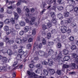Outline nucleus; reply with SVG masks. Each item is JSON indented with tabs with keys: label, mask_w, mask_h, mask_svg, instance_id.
I'll list each match as a JSON object with an SVG mask.
<instances>
[{
	"label": "nucleus",
	"mask_w": 78,
	"mask_h": 78,
	"mask_svg": "<svg viewBox=\"0 0 78 78\" xmlns=\"http://www.w3.org/2000/svg\"><path fill=\"white\" fill-rule=\"evenodd\" d=\"M27 74L28 75V78H39V76L35 74L34 73H31L30 71H27Z\"/></svg>",
	"instance_id": "f257e3e1"
},
{
	"label": "nucleus",
	"mask_w": 78,
	"mask_h": 78,
	"mask_svg": "<svg viewBox=\"0 0 78 78\" xmlns=\"http://www.w3.org/2000/svg\"><path fill=\"white\" fill-rule=\"evenodd\" d=\"M51 16L53 18L51 20L52 22L54 23H56L57 19L56 18V16H55V12H51Z\"/></svg>",
	"instance_id": "f03ea898"
},
{
	"label": "nucleus",
	"mask_w": 78,
	"mask_h": 78,
	"mask_svg": "<svg viewBox=\"0 0 78 78\" xmlns=\"http://www.w3.org/2000/svg\"><path fill=\"white\" fill-rule=\"evenodd\" d=\"M56 62L58 61V64L59 65H62L63 64V61L62 60V58H56L55 60Z\"/></svg>",
	"instance_id": "7ed1b4c3"
},
{
	"label": "nucleus",
	"mask_w": 78,
	"mask_h": 78,
	"mask_svg": "<svg viewBox=\"0 0 78 78\" xmlns=\"http://www.w3.org/2000/svg\"><path fill=\"white\" fill-rule=\"evenodd\" d=\"M67 27L64 26H62L61 28V30L62 33H66L67 31Z\"/></svg>",
	"instance_id": "20e7f679"
},
{
	"label": "nucleus",
	"mask_w": 78,
	"mask_h": 78,
	"mask_svg": "<svg viewBox=\"0 0 78 78\" xmlns=\"http://www.w3.org/2000/svg\"><path fill=\"white\" fill-rule=\"evenodd\" d=\"M5 42H6V43H9L10 44H13L14 42L13 40H9V38L8 37L5 38Z\"/></svg>",
	"instance_id": "39448f33"
},
{
	"label": "nucleus",
	"mask_w": 78,
	"mask_h": 78,
	"mask_svg": "<svg viewBox=\"0 0 78 78\" xmlns=\"http://www.w3.org/2000/svg\"><path fill=\"white\" fill-rule=\"evenodd\" d=\"M36 19V18L35 17H33L31 20H30V22L29 24L30 25H34V23H35V20Z\"/></svg>",
	"instance_id": "423d86ee"
},
{
	"label": "nucleus",
	"mask_w": 78,
	"mask_h": 78,
	"mask_svg": "<svg viewBox=\"0 0 78 78\" xmlns=\"http://www.w3.org/2000/svg\"><path fill=\"white\" fill-rule=\"evenodd\" d=\"M23 9L24 11H27V12H26V15H28V16H29V13H28V12H30V10H29V9H28V8H27V7L24 6L23 8Z\"/></svg>",
	"instance_id": "0eeeda50"
},
{
	"label": "nucleus",
	"mask_w": 78,
	"mask_h": 78,
	"mask_svg": "<svg viewBox=\"0 0 78 78\" xmlns=\"http://www.w3.org/2000/svg\"><path fill=\"white\" fill-rule=\"evenodd\" d=\"M48 65L49 66H52L53 65V62L51 58H49L48 59Z\"/></svg>",
	"instance_id": "6e6552de"
},
{
	"label": "nucleus",
	"mask_w": 78,
	"mask_h": 78,
	"mask_svg": "<svg viewBox=\"0 0 78 78\" xmlns=\"http://www.w3.org/2000/svg\"><path fill=\"white\" fill-rule=\"evenodd\" d=\"M6 32V33L7 34H9L10 33H11V34H14V31L10 29H8Z\"/></svg>",
	"instance_id": "1a4fd4ad"
},
{
	"label": "nucleus",
	"mask_w": 78,
	"mask_h": 78,
	"mask_svg": "<svg viewBox=\"0 0 78 78\" xmlns=\"http://www.w3.org/2000/svg\"><path fill=\"white\" fill-rule=\"evenodd\" d=\"M73 57L75 59L76 61H78V55L75 53H73L72 54Z\"/></svg>",
	"instance_id": "9d476101"
},
{
	"label": "nucleus",
	"mask_w": 78,
	"mask_h": 78,
	"mask_svg": "<svg viewBox=\"0 0 78 78\" xmlns=\"http://www.w3.org/2000/svg\"><path fill=\"white\" fill-rule=\"evenodd\" d=\"M39 55H40V56H44L45 55V53L44 51L40 50L39 51Z\"/></svg>",
	"instance_id": "9b49d317"
},
{
	"label": "nucleus",
	"mask_w": 78,
	"mask_h": 78,
	"mask_svg": "<svg viewBox=\"0 0 78 78\" xmlns=\"http://www.w3.org/2000/svg\"><path fill=\"white\" fill-rule=\"evenodd\" d=\"M18 51L19 53V55H21V56H22V55H23L24 54V51H23V49H19L18 50Z\"/></svg>",
	"instance_id": "f8f14e48"
},
{
	"label": "nucleus",
	"mask_w": 78,
	"mask_h": 78,
	"mask_svg": "<svg viewBox=\"0 0 78 78\" xmlns=\"http://www.w3.org/2000/svg\"><path fill=\"white\" fill-rule=\"evenodd\" d=\"M49 73L50 75H53L55 73V70L53 69H50L49 70Z\"/></svg>",
	"instance_id": "ddd939ff"
},
{
	"label": "nucleus",
	"mask_w": 78,
	"mask_h": 78,
	"mask_svg": "<svg viewBox=\"0 0 78 78\" xmlns=\"http://www.w3.org/2000/svg\"><path fill=\"white\" fill-rule=\"evenodd\" d=\"M54 41L55 43H58V42H61V38L59 37H57L55 40Z\"/></svg>",
	"instance_id": "4468645a"
},
{
	"label": "nucleus",
	"mask_w": 78,
	"mask_h": 78,
	"mask_svg": "<svg viewBox=\"0 0 78 78\" xmlns=\"http://www.w3.org/2000/svg\"><path fill=\"white\" fill-rule=\"evenodd\" d=\"M21 3H27V2L25 1H22V0H20L18 2L17 4V6H19V5H20V4H21Z\"/></svg>",
	"instance_id": "2eb2a0df"
},
{
	"label": "nucleus",
	"mask_w": 78,
	"mask_h": 78,
	"mask_svg": "<svg viewBox=\"0 0 78 78\" xmlns=\"http://www.w3.org/2000/svg\"><path fill=\"white\" fill-rule=\"evenodd\" d=\"M15 41L18 44H21V43H22V40L20 39L16 38Z\"/></svg>",
	"instance_id": "dca6fc26"
},
{
	"label": "nucleus",
	"mask_w": 78,
	"mask_h": 78,
	"mask_svg": "<svg viewBox=\"0 0 78 78\" xmlns=\"http://www.w3.org/2000/svg\"><path fill=\"white\" fill-rule=\"evenodd\" d=\"M54 52L53 50L51 49H49L48 52V54L49 55H53Z\"/></svg>",
	"instance_id": "f3484780"
},
{
	"label": "nucleus",
	"mask_w": 78,
	"mask_h": 78,
	"mask_svg": "<svg viewBox=\"0 0 78 78\" xmlns=\"http://www.w3.org/2000/svg\"><path fill=\"white\" fill-rule=\"evenodd\" d=\"M43 74L45 76H47L48 74V71L47 70L44 69L43 70Z\"/></svg>",
	"instance_id": "a211bd4d"
},
{
	"label": "nucleus",
	"mask_w": 78,
	"mask_h": 78,
	"mask_svg": "<svg viewBox=\"0 0 78 78\" xmlns=\"http://www.w3.org/2000/svg\"><path fill=\"white\" fill-rule=\"evenodd\" d=\"M69 66H70L68 65L63 64L62 66V68L63 69H67V68H69Z\"/></svg>",
	"instance_id": "6ab92c4d"
},
{
	"label": "nucleus",
	"mask_w": 78,
	"mask_h": 78,
	"mask_svg": "<svg viewBox=\"0 0 78 78\" xmlns=\"http://www.w3.org/2000/svg\"><path fill=\"white\" fill-rule=\"evenodd\" d=\"M69 51L67 49H64L63 51V53L64 55H68L69 54Z\"/></svg>",
	"instance_id": "aec40b11"
},
{
	"label": "nucleus",
	"mask_w": 78,
	"mask_h": 78,
	"mask_svg": "<svg viewBox=\"0 0 78 78\" xmlns=\"http://www.w3.org/2000/svg\"><path fill=\"white\" fill-rule=\"evenodd\" d=\"M4 22L5 24H8L10 23V19H6L4 21Z\"/></svg>",
	"instance_id": "412c9836"
},
{
	"label": "nucleus",
	"mask_w": 78,
	"mask_h": 78,
	"mask_svg": "<svg viewBox=\"0 0 78 78\" xmlns=\"http://www.w3.org/2000/svg\"><path fill=\"white\" fill-rule=\"evenodd\" d=\"M56 3V0H54V1L53 2H51V0H48L47 2V3L48 5H51V4H52V3Z\"/></svg>",
	"instance_id": "4be33fe9"
},
{
	"label": "nucleus",
	"mask_w": 78,
	"mask_h": 78,
	"mask_svg": "<svg viewBox=\"0 0 78 78\" xmlns=\"http://www.w3.org/2000/svg\"><path fill=\"white\" fill-rule=\"evenodd\" d=\"M7 53L9 56H11L12 55V51L10 49H9L7 50Z\"/></svg>",
	"instance_id": "5701e85b"
},
{
	"label": "nucleus",
	"mask_w": 78,
	"mask_h": 78,
	"mask_svg": "<svg viewBox=\"0 0 78 78\" xmlns=\"http://www.w3.org/2000/svg\"><path fill=\"white\" fill-rule=\"evenodd\" d=\"M66 23H71L72 22V20L71 18H69L68 20H66Z\"/></svg>",
	"instance_id": "b1692460"
},
{
	"label": "nucleus",
	"mask_w": 78,
	"mask_h": 78,
	"mask_svg": "<svg viewBox=\"0 0 78 78\" xmlns=\"http://www.w3.org/2000/svg\"><path fill=\"white\" fill-rule=\"evenodd\" d=\"M16 59L17 60H20V61H22V55L19 54H18L17 57H16Z\"/></svg>",
	"instance_id": "393cba45"
},
{
	"label": "nucleus",
	"mask_w": 78,
	"mask_h": 78,
	"mask_svg": "<svg viewBox=\"0 0 78 78\" xmlns=\"http://www.w3.org/2000/svg\"><path fill=\"white\" fill-rule=\"evenodd\" d=\"M14 14L15 19H16V20H17L19 17V15H18V14H17V13L16 12H14Z\"/></svg>",
	"instance_id": "a878e982"
},
{
	"label": "nucleus",
	"mask_w": 78,
	"mask_h": 78,
	"mask_svg": "<svg viewBox=\"0 0 78 78\" xmlns=\"http://www.w3.org/2000/svg\"><path fill=\"white\" fill-rule=\"evenodd\" d=\"M20 25H21V26L24 27L25 26V23L24 22V21H22L20 22Z\"/></svg>",
	"instance_id": "bb28decb"
},
{
	"label": "nucleus",
	"mask_w": 78,
	"mask_h": 78,
	"mask_svg": "<svg viewBox=\"0 0 78 78\" xmlns=\"http://www.w3.org/2000/svg\"><path fill=\"white\" fill-rule=\"evenodd\" d=\"M57 17L58 18H59V19H61V20L62 19L63 17H62V15L61 14H59L57 15Z\"/></svg>",
	"instance_id": "cd10ccee"
},
{
	"label": "nucleus",
	"mask_w": 78,
	"mask_h": 78,
	"mask_svg": "<svg viewBox=\"0 0 78 78\" xmlns=\"http://www.w3.org/2000/svg\"><path fill=\"white\" fill-rule=\"evenodd\" d=\"M69 14L70 13L69 12H67L64 13V16L66 17H69Z\"/></svg>",
	"instance_id": "c85d7f7f"
},
{
	"label": "nucleus",
	"mask_w": 78,
	"mask_h": 78,
	"mask_svg": "<svg viewBox=\"0 0 78 78\" xmlns=\"http://www.w3.org/2000/svg\"><path fill=\"white\" fill-rule=\"evenodd\" d=\"M2 61L6 63L8 61V59L6 57H4L2 59Z\"/></svg>",
	"instance_id": "c756f323"
},
{
	"label": "nucleus",
	"mask_w": 78,
	"mask_h": 78,
	"mask_svg": "<svg viewBox=\"0 0 78 78\" xmlns=\"http://www.w3.org/2000/svg\"><path fill=\"white\" fill-rule=\"evenodd\" d=\"M69 59H70V57H69L68 56H66L63 58V59L65 61H69Z\"/></svg>",
	"instance_id": "7c9ffc66"
},
{
	"label": "nucleus",
	"mask_w": 78,
	"mask_h": 78,
	"mask_svg": "<svg viewBox=\"0 0 78 78\" xmlns=\"http://www.w3.org/2000/svg\"><path fill=\"white\" fill-rule=\"evenodd\" d=\"M24 31L25 32H27L29 30V27L28 26H26L24 28Z\"/></svg>",
	"instance_id": "2f4dec72"
},
{
	"label": "nucleus",
	"mask_w": 78,
	"mask_h": 78,
	"mask_svg": "<svg viewBox=\"0 0 78 78\" xmlns=\"http://www.w3.org/2000/svg\"><path fill=\"white\" fill-rule=\"evenodd\" d=\"M10 21L12 24L15 23V18H12L10 19Z\"/></svg>",
	"instance_id": "473e14b6"
},
{
	"label": "nucleus",
	"mask_w": 78,
	"mask_h": 78,
	"mask_svg": "<svg viewBox=\"0 0 78 78\" xmlns=\"http://www.w3.org/2000/svg\"><path fill=\"white\" fill-rule=\"evenodd\" d=\"M75 66H76V65L75 63H72L71 65V68L72 69H75Z\"/></svg>",
	"instance_id": "72a5a7b5"
},
{
	"label": "nucleus",
	"mask_w": 78,
	"mask_h": 78,
	"mask_svg": "<svg viewBox=\"0 0 78 78\" xmlns=\"http://www.w3.org/2000/svg\"><path fill=\"white\" fill-rule=\"evenodd\" d=\"M68 1V3H69V5H71V4H75V2L73 0H69Z\"/></svg>",
	"instance_id": "f704fd0d"
},
{
	"label": "nucleus",
	"mask_w": 78,
	"mask_h": 78,
	"mask_svg": "<svg viewBox=\"0 0 78 78\" xmlns=\"http://www.w3.org/2000/svg\"><path fill=\"white\" fill-rule=\"evenodd\" d=\"M1 51H2V53H6L8 51V50L6 49H4L2 50H1Z\"/></svg>",
	"instance_id": "c9c22d12"
},
{
	"label": "nucleus",
	"mask_w": 78,
	"mask_h": 78,
	"mask_svg": "<svg viewBox=\"0 0 78 78\" xmlns=\"http://www.w3.org/2000/svg\"><path fill=\"white\" fill-rule=\"evenodd\" d=\"M76 49V46L75 45H73L72 46L71 49L72 50H75V49Z\"/></svg>",
	"instance_id": "e433bc0d"
},
{
	"label": "nucleus",
	"mask_w": 78,
	"mask_h": 78,
	"mask_svg": "<svg viewBox=\"0 0 78 78\" xmlns=\"http://www.w3.org/2000/svg\"><path fill=\"white\" fill-rule=\"evenodd\" d=\"M4 30H5V31H7L8 30H9V27L7 26H5L4 27Z\"/></svg>",
	"instance_id": "4c0bfd02"
},
{
	"label": "nucleus",
	"mask_w": 78,
	"mask_h": 78,
	"mask_svg": "<svg viewBox=\"0 0 78 78\" xmlns=\"http://www.w3.org/2000/svg\"><path fill=\"white\" fill-rule=\"evenodd\" d=\"M62 73V71L60 70H58L57 71V73L58 75H61V73Z\"/></svg>",
	"instance_id": "58836bf2"
},
{
	"label": "nucleus",
	"mask_w": 78,
	"mask_h": 78,
	"mask_svg": "<svg viewBox=\"0 0 78 78\" xmlns=\"http://www.w3.org/2000/svg\"><path fill=\"white\" fill-rule=\"evenodd\" d=\"M61 46L62 45H61V43H58L57 44V48H60L61 47Z\"/></svg>",
	"instance_id": "ea45409f"
},
{
	"label": "nucleus",
	"mask_w": 78,
	"mask_h": 78,
	"mask_svg": "<svg viewBox=\"0 0 78 78\" xmlns=\"http://www.w3.org/2000/svg\"><path fill=\"white\" fill-rule=\"evenodd\" d=\"M62 55L61 52H60V53L58 54L57 58H59V59L62 58Z\"/></svg>",
	"instance_id": "a19ab883"
},
{
	"label": "nucleus",
	"mask_w": 78,
	"mask_h": 78,
	"mask_svg": "<svg viewBox=\"0 0 78 78\" xmlns=\"http://www.w3.org/2000/svg\"><path fill=\"white\" fill-rule=\"evenodd\" d=\"M61 25H64V24H66V20H62L61 22Z\"/></svg>",
	"instance_id": "79ce46f5"
},
{
	"label": "nucleus",
	"mask_w": 78,
	"mask_h": 78,
	"mask_svg": "<svg viewBox=\"0 0 78 78\" xmlns=\"http://www.w3.org/2000/svg\"><path fill=\"white\" fill-rule=\"evenodd\" d=\"M71 25L72 27H76V23H75V22H72V23H71Z\"/></svg>",
	"instance_id": "37998d69"
},
{
	"label": "nucleus",
	"mask_w": 78,
	"mask_h": 78,
	"mask_svg": "<svg viewBox=\"0 0 78 78\" xmlns=\"http://www.w3.org/2000/svg\"><path fill=\"white\" fill-rule=\"evenodd\" d=\"M36 67L38 68V69H41L42 67V65L39 64L36 66Z\"/></svg>",
	"instance_id": "c03bdc74"
},
{
	"label": "nucleus",
	"mask_w": 78,
	"mask_h": 78,
	"mask_svg": "<svg viewBox=\"0 0 78 78\" xmlns=\"http://www.w3.org/2000/svg\"><path fill=\"white\" fill-rule=\"evenodd\" d=\"M17 11L18 12V13H21L22 12V10H21V9L20 8H19V7H18L17 9Z\"/></svg>",
	"instance_id": "a18cd8bd"
},
{
	"label": "nucleus",
	"mask_w": 78,
	"mask_h": 78,
	"mask_svg": "<svg viewBox=\"0 0 78 78\" xmlns=\"http://www.w3.org/2000/svg\"><path fill=\"white\" fill-rule=\"evenodd\" d=\"M42 41V44L43 45H45V44H46V41H45V39L43 38Z\"/></svg>",
	"instance_id": "49530a36"
},
{
	"label": "nucleus",
	"mask_w": 78,
	"mask_h": 78,
	"mask_svg": "<svg viewBox=\"0 0 78 78\" xmlns=\"http://www.w3.org/2000/svg\"><path fill=\"white\" fill-rule=\"evenodd\" d=\"M50 37H51V34L50 33H48L47 35V38L48 39H50Z\"/></svg>",
	"instance_id": "de8ad7c7"
},
{
	"label": "nucleus",
	"mask_w": 78,
	"mask_h": 78,
	"mask_svg": "<svg viewBox=\"0 0 78 78\" xmlns=\"http://www.w3.org/2000/svg\"><path fill=\"white\" fill-rule=\"evenodd\" d=\"M36 34V30L35 29H34L32 30V34L34 36V35H35Z\"/></svg>",
	"instance_id": "09e8293b"
},
{
	"label": "nucleus",
	"mask_w": 78,
	"mask_h": 78,
	"mask_svg": "<svg viewBox=\"0 0 78 78\" xmlns=\"http://www.w3.org/2000/svg\"><path fill=\"white\" fill-rule=\"evenodd\" d=\"M64 8L62 6L59 7V8H57V9L58 11H61V10H62Z\"/></svg>",
	"instance_id": "8fccbe9b"
},
{
	"label": "nucleus",
	"mask_w": 78,
	"mask_h": 78,
	"mask_svg": "<svg viewBox=\"0 0 78 78\" xmlns=\"http://www.w3.org/2000/svg\"><path fill=\"white\" fill-rule=\"evenodd\" d=\"M42 28L43 30H45L47 29V26H46L45 25H43L42 26Z\"/></svg>",
	"instance_id": "3c124183"
},
{
	"label": "nucleus",
	"mask_w": 78,
	"mask_h": 78,
	"mask_svg": "<svg viewBox=\"0 0 78 78\" xmlns=\"http://www.w3.org/2000/svg\"><path fill=\"white\" fill-rule=\"evenodd\" d=\"M63 1V0H58L57 2L59 4H62L63 3L62 2V1Z\"/></svg>",
	"instance_id": "603ef678"
},
{
	"label": "nucleus",
	"mask_w": 78,
	"mask_h": 78,
	"mask_svg": "<svg viewBox=\"0 0 78 78\" xmlns=\"http://www.w3.org/2000/svg\"><path fill=\"white\" fill-rule=\"evenodd\" d=\"M33 42V38H30L28 40V42L30 43V42Z\"/></svg>",
	"instance_id": "864d4df0"
},
{
	"label": "nucleus",
	"mask_w": 78,
	"mask_h": 78,
	"mask_svg": "<svg viewBox=\"0 0 78 78\" xmlns=\"http://www.w3.org/2000/svg\"><path fill=\"white\" fill-rule=\"evenodd\" d=\"M42 43H40L38 46V48H42Z\"/></svg>",
	"instance_id": "5fc2aeb1"
},
{
	"label": "nucleus",
	"mask_w": 78,
	"mask_h": 78,
	"mask_svg": "<svg viewBox=\"0 0 78 78\" xmlns=\"http://www.w3.org/2000/svg\"><path fill=\"white\" fill-rule=\"evenodd\" d=\"M13 49H17V46L16 44H14L13 46Z\"/></svg>",
	"instance_id": "6e6d98bb"
},
{
	"label": "nucleus",
	"mask_w": 78,
	"mask_h": 78,
	"mask_svg": "<svg viewBox=\"0 0 78 78\" xmlns=\"http://www.w3.org/2000/svg\"><path fill=\"white\" fill-rule=\"evenodd\" d=\"M28 41V38L26 37H24L23 38V42H26Z\"/></svg>",
	"instance_id": "4d7b16f0"
},
{
	"label": "nucleus",
	"mask_w": 78,
	"mask_h": 78,
	"mask_svg": "<svg viewBox=\"0 0 78 78\" xmlns=\"http://www.w3.org/2000/svg\"><path fill=\"white\" fill-rule=\"evenodd\" d=\"M15 28L16 29H19L20 28V26L19 24H16L15 25Z\"/></svg>",
	"instance_id": "13d9d810"
},
{
	"label": "nucleus",
	"mask_w": 78,
	"mask_h": 78,
	"mask_svg": "<svg viewBox=\"0 0 78 78\" xmlns=\"http://www.w3.org/2000/svg\"><path fill=\"white\" fill-rule=\"evenodd\" d=\"M42 64L43 65H47L48 64V62L45 61L42 62Z\"/></svg>",
	"instance_id": "bf43d9fd"
},
{
	"label": "nucleus",
	"mask_w": 78,
	"mask_h": 78,
	"mask_svg": "<svg viewBox=\"0 0 78 78\" xmlns=\"http://www.w3.org/2000/svg\"><path fill=\"white\" fill-rule=\"evenodd\" d=\"M31 44H29L27 45V49L30 48H31Z\"/></svg>",
	"instance_id": "052dcab7"
},
{
	"label": "nucleus",
	"mask_w": 78,
	"mask_h": 78,
	"mask_svg": "<svg viewBox=\"0 0 78 78\" xmlns=\"http://www.w3.org/2000/svg\"><path fill=\"white\" fill-rule=\"evenodd\" d=\"M69 39L70 41H73L74 40V37H71L69 38Z\"/></svg>",
	"instance_id": "680f3d73"
},
{
	"label": "nucleus",
	"mask_w": 78,
	"mask_h": 78,
	"mask_svg": "<svg viewBox=\"0 0 78 78\" xmlns=\"http://www.w3.org/2000/svg\"><path fill=\"white\" fill-rule=\"evenodd\" d=\"M47 26L49 28H50L51 27V23H49L47 24Z\"/></svg>",
	"instance_id": "e2e57ef3"
},
{
	"label": "nucleus",
	"mask_w": 78,
	"mask_h": 78,
	"mask_svg": "<svg viewBox=\"0 0 78 78\" xmlns=\"http://www.w3.org/2000/svg\"><path fill=\"white\" fill-rule=\"evenodd\" d=\"M74 10L75 12H76L78 11V7H76L74 8Z\"/></svg>",
	"instance_id": "0e129e2a"
},
{
	"label": "nucleus",
	"mask_w": 78,
	"mask_h": 78,
	"mask_svg": "<svg viewBox=\"0 0 78 78\" xmlns=\"http://www.w3.org/2000/svg\"><path fill=\"white\" fill-rule=\"evenodd\" d=\"M3 26V23L2 22H0V28H2Z\"/></svg>",
	"instance_id": "69168bd1"
},
{
	"label": "nucleus",
	"mask_w": 78,
	"mask_h": 78,
	"mask_svg": "<svg viewBox=\"0 0 78 78\" xmlns=\"http://www.w3.org/2000/svg\"><path fill=\"white\" fill-rule=\"evenodd\" d=\"M29 66L30 67V68H31V69L34 67V65H33V64H30Z\"/></svg>",
	"instance_id": "338daca9"
},
{
	"label": "nucleus",
	"mask_w": 78,
	"mask_h": 78,
	"mask_svg": "<svg viewBox=\"0 0 78 78\" xmlns=\"http://www.w3.org/2000/svg\"><path fill=\"white\" fill-rule=\"evenodd\" d=\"M67 33L68 34H70L71 33V30L70 29H68L67 30Z\"/></svg>",
	"instance_id": "774afa93"
}]
</instances>
